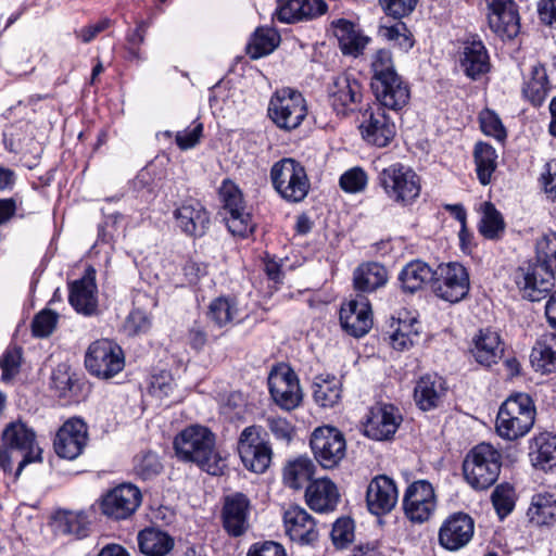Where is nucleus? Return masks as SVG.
I'll return each mask as SVG.
<instances>
[{"mask_svg":"<svg viewBox=\"0 0 556 556\" xmlns=\"http://www.w3.org/2000/svg\"><path fill=\"white\" fill-rule=\"evenodd\" d=\"M536 258L539 264H546L551 268V262H556V232L544 236L536 243Z\"/></svg>","mask_w":556,"mask_h":556,"instance_id":"61","label":"nucleus"},{"mask_svg":"<svg viewBox=\"0 0 556 556\" xmlns=\"http://www.w3.org/2000/svg\"><path fill=\"white\" fill-rule=\"evenodd\" d=\"M331 539L338 548L346 547L354 539V523L350 518L338 519L331 531Z\"/></svg>","mask_w":556,"mask_h":556,"instance_id":"57","label":"nucleus"},{"mask_svg":"<svg viewBox=\"0 0 556 556\" xmlns=\"http://www.w3.org/2000/svg\"><path fill=\"white\" fill-rule=\"evenodd\" d=\"M238 453L243 466L255 473H263L273 457L270 443L262 437L260 426L245 427L238 440Z\"/></svg>","mask_w":556,"mask_h":556,"instance_id":"10","label":"nucleus"},{"mask_svg":"<svg viewBox=\"0 0 556 556\" xmlns=\"http://www.w3.org/2000/svg\"><path fill=\"white\" fill-rule=\"evenodd\" d=\"M174 448L179 459L195 463L210 475L222 472L215 434L208 428L198 425L187 427L176 435Z\"/></svg>","mask_w":556,"mask_h":556,"instance_id":"1","label":"nucleus"},{"mask_svg":"<svg viewBox=\"0 0 556 556\" xmlns=\"http://www.w3.org/2000/svg\"><path fill=\"white\" fill-rule=\"evenodd\" d=\"M203 132V125L194 123L191 127L176 134V143L181 150H188L197 146Z\"/></svg>","mask_w":556,"mask_h":556,"instance_id":"63","label":"nucleus"},{"mask_svg":"<svg viewBox=\"0 0 556 556\" xmlns=\"http://www.w3.org/2000/svg\"><path fill=\"white\" fill-rule=\"evenodd\" d=\"M141 500L139 488L131 483H123L102 497L100 508L102 514L110 518L126 519L137 510Z\"/></svg>","mask_w":556,"mask_h":556,"instance_id":"17","label":"nucleus"},{"mask_svg":"<svg viewBox=\"0 0 556 556\" xmlns=\"http://www.w3.org/2000/svg\"><path fill=\"white\" fill-rule=\"evenodd\" d=\"M340 321L351 336H365L372 327L371 307L367 298L358 295L343 304L340 309Z\"/></svg>","mask_w":556,"mask_h":556,"instance_id":"24","label":"nucleus"},{"mask_svg":"<svg viewBox=\"0 0 556 556\" xmlns=\"http://www.w3.org/2000/svg\"><path fill=\"white\" fill-rule=\"evenodd\" d=\"M315 470L314 463L308 457H298L283 468V482L287 486L299 490L311 481Z\"/></svg>","mask_w":556,"mask_h":556,"instance_id":"46","label":"nucleus"},{"mask_svg":"<svg viewBox=\"0 0 556 556\" xmlns=\"http://www.w3.org/2000/svg\"><path fill=\"white\" fill-rule=\"evenodd\" d=\"M402 417L391 404H377L371 407L364 425V433L377 441L391 439L396 432Z\"/></svg>","mask_w":556,"mask_h":556,"instance_id":"22","label":"nucleus"},{"mask_svg":"<svg viewBox=\"0 0 556 556\" xmlns=\"http://www.w3.org/2000/svg\"><path fill=\"white\" fill-rule=\"evenodd\" d=\"M219 197L223 202V218L229 232L241 239L251 236L256 224L239 187L226 179L219 188Z\"/></svg>","mask_w":556,"mask_h":556,"instance_id":"7","label":"nucleus"},{"mask_svg":"<svg viewBox=\"0 0 556 556\" xmlns=\"http://www.w3.org/2000/svg\"><path fill=\"white\" fill-rule=\"evenodd\" d=\"M337 485L327 478L312 481L305 491L307 505L315 511L333 510L339 502Z\"/></svg>","mask_w":556,"mask_h":556,"instance_id":"34","label":"nucleus"},{"mask_svg":"<svg viewBox=\"0 0 556 556\" xmlns=\"http://www.w3.org/2000/svg\"><path fill=\"white\" fill-rule=\"evenodd\" d=\"M473 157L480 184L483 186L489 185L497 166L495 149L488 143L479 142L475 147Z\"/></svg>","mask_w":556,"mask_h":556,"instance_id":"47","label":"nucleus"},{"mask_svg":"<svg viewBox=\"0 0 556 556\" xmlns=\"http://www.w3.org/2000/svg\"><path fill=\"white\" fill-rule=\"evenodd\" d=\"M467 269L457 262L442 263L434 269L432 292L448 303H458L469 292Z\"/></svg>","mask_w":556,"mask_h":556,"instance_id":"9","label":"nucleus"},{"mask_svg":"<svg viewBox=\"0 0 556 556\" xmlns=\"http://www.w3.org/2000/svg\"><path fill=\"white\" fill-rule=\"evenodd\" d=\"M134 470L142 479L147 480L161 472L162 464L155 453L146 452L135 457Z\"/></svg>","mask_w":556,"mask_h":556,"instance_id":"53","label":"nucleus"},{"mask_svg":"<svg viewBox=\"0 0 556 556\" xmlns=\"http://www.w3.org/2000/svg\"><path fill=\"white\" fill-rule=\"evenodd\" d=\"M368 182L366 172L361 167H353L340 177L339 184L342 190L348 193H357L363 191Z\"/></svg>","mask_w":556,"mask_h":556,"instance_id":"55","label":"nucleus"},{"mask_svg":"<svg viewBox=\"0 0 556 556\" xmlns=\"http://www.w3.org/2000/svg\"><path fill=\"white\" fill-rule=\"evenodd\" d=\"M514 279L522 296L532 302L544 299L554 287V274L546 264L529 263L520 266Z\"/></svg>","mask_w":556,"mask_h":556,"instance_id":"16","label":"nucleus"},{"mask_svg":"<svg viewBox=\"0 0 556 556\" xmlns=\"http://www.w3.org/2000/svg\"><path fill=\"white\" fill-rule=\"evenodd\" d=\"M286 533L300 545H311L318 540L314 518L302 507L291 506L283 515Z\"/></svg>","mask_w":556,"mask_h":556,"instance_id":"28","label":"nucleus"},{"mask_svg":"<svg viewBox=\"0 0 556 556\" xmlns=\"http://www.w3.org/2000/svg\"><path fill=\"white\" fill-rule=\"evenodd\" d=\"M387 280L386 267L376 262L359 265L353 274L354 288L361 292H372L384 286Z\"/></svg>","mask_w":556,"mask_h":556,"instance_id":"39","label":"nucleus"},{"mask_svg":"<svg viewBox=\"0 0 556 556\" xmlns=\"http://www.w3.org/2000/svg\"><path fill=\"white\" fill-rule=\"evenodd\" d=\"M58 314L51 309L39 312L33 320L31 329L35 337L46 338L52 333L58 323Z\"/></svg>","mask_w":556,"mask_h":556,"instance_id":"56","label":"nucleus"},{"mask_svg":"<svg viewBox=\"0 0 556 556\" xmlns=\"http://www.w3.org/2000/svg\"><path fill=\"white\" fill-rule=\"evenodd\" d=\"M53 526L58 533L74 534L85 536L89 525L88 517L85 511H73L60 509L52 517Z\"/></svg>","mask_w":556,"mask_h":556,"instance_id":"44","label":"nucleus"},{"mask_svg":"<svg viewBox=\"0 0 556 556\" xmlns=\"http://www.w3.org/2000/svg\"><path fill=\"white\" fill-rule=\"evenodd\" d=\"M333 35L339 41L343 54L358 56L370 38L365 36L362 30L351 21L340 18L332 22Z\"/></svg>","mask_w":556,"mask_h":556,"instance_id":"33","label":"nucleus"},{"mask_svg":"<svg viewBox=\"0 0 556 556\" xmlns=\"http://www.w3.org/2000/svg\"><path fill=\"white\" fill-rule=\"evenodd\" d=\"M378 180L387 197L396 204L410 205L420 195V177L414 169L401 163L383 168Z\"/></svg>","mask_w":556,"mask_h":556,"instance_id":"8","label":"nucleus"},{"mask_svg":"<svg viewBox=\"0 0 556 556\" xmlns=\"http://www.w3.org/2000/svg\"><path fill=\"white\" fill-rule=\"evenodd\" d=\"M481 129L486 136L494 137L496 140L502 141L506 138V130L500 117L490 110H484L479 116Z\"/></svg>","mask_w":556,"mask_h":556,"instance_id":"58","label":"nucleus"},{"mask_svg":"<svg viewBox=\"0 0 556 556\" xmlns=\"http://www.w3.org/2000/svg\"><path fill=\"white\" fill-rule=\"evenodd\" d=\"M248 556H287L286 548L277 542L265 541L253 544Z\"/></svg>","mask_w":556,"mask_h":556,"instance_id":"64","label":"nucleus"},{"mask_svg":"<svg viewBox=\"0 0 556 556\" xmlns=\"http://www.w3.org/2000/svg\"><path fill=\"white\" fill-rule=\"evenodd\" d=\"M370 70L372 73L371 83L381 81L399 75L391 51L384 48L378 49L371 54Z\"/></svg>","mask_w":556,"mask_h":556,"instance_id":"50","label":"nucleus"},{"mask_svg":"<svg viewBox=\"0 0 556 556\" xmlns=\"http://www.w3.org/2000/svg\"><path fill=\"white\" fill-rule=\"evenodd\" d=\"M532 367L542 374H548L556 369V333L542 334L530 355Z\"/></svg>","mask_w":556,"mask_h":556,"instance_id":"37","label":"nucleus"},{"mask_svg":"<svg viewBox=\"0 0 556 556\" xmlns=\"http://www.w3.org/2000/svg\"><path fill=\"white\" fill-rule=\"evenodd\" d=\"M446 391V382L441 376L425 375L416 382L414 400L420 409L430 410L442 403Z\"/></svg>","mask_w":556,"mask_h":556,"instance_id":"31","label":"nucleus"},{"mask_svg":"<svg viewBox=\"0 0 556 556\" xmlns=\"http://www.w3.org/2000/svg\"><path fill=\"white\" fill-rule=\"evenodd\" d=\"M266 427L277 441L290 444L295 437V427L286 418L278 415H268L265 418Z\"/></svg>","mask_w":556,"mask_h":556,"instance_id":"52","label":"nucleus"},{"mask_svg":"<svg viewBox=\"0 0 556 556\" xmlns=\"http://www.w3.org/2000/svg\"><path fill=\"white\" fill-rule=\"evenodd\" d=\"M68 301L79 314L92 316L98 313V288L92 267H88L80 279L70 285Z\"/></svg>","mask_w":556,"mask_h":556,"instance_id":"25","label":"nucleus"},{"mask_svg":"<svg viewBox=\"0 0 556 556\" xmlns=\"http://www.w3.org/2000/svg\"><path fill=\"white\" fill-rule=\"evenodd\" d=\"M208 319L217 327H226L241 319L240 308L235 298L219 296L208 306Z\"/></svg>","mask_w":556,"mask_h":556,"instance_id":"43","label":"nucleus"},{"mask_svg":"<svg viewBox=\"0 0 556 556\" xmlns=\"http://www.w3.org/2000/svg\"><path fill=\"white\" fill-rule=\"evenodd\" d=\"M124 365L122 348L108 339L91 343L85 355L87 370L98 378H112L124 368Z\"/></svg>","mask_w":556,"mask_h":556,"instance_id":"11","label":"nucleus"},{"mask_svg":"<svg viewBox=\"0 0 556 556\" xmlns=\"http://www.w3.org/2000/svg\"><path fill=\"white\" fill-rule=\"evenodd\" d=\"M395 482L387 476H377L368 484L366 504L368 510L376 516L390 513L397 503Z\"/></svg>","mask_w":556,"mask_h":556,"instance_id":"27","label":"nucleus"},{"mask_svg":"<svg viewBox=\"0 0 556 556\" xmlns=\"http://www.w3.org/2000/svg\"><path fill=\"white\" fill-rule=\"evenodd\" d=\"M374 94L383 109L402 110L409 101V86L400 75L371 83Z\"/></svg>","mask_w":556,"mask_h":556,"instance_id":"29","label":"nucleus"},{"mask_svg":"<svg viewBox=\"0 0 556 556\" xmlns=\"http://www.w3.org/2000/svg\"><path fill=\"white\" fill-rule=\"evenodd\" d=\"M327 92L330 105L339 115L353 112L363 99V86L351 72L333 76L328 84Z\"/></svg>","mask_w":556,"mask_h":556,"instance_id":"14","label":"nucleus"},{"mask_svg":"<svg viewBox=\"0 0 556 556\" xmlns=\"http://www.w3.org/2000/svg\"><path fill=\"white\" fill-rule=\"evenodd\" d=\"M502 454L489 443L472 447L463 462L466 482L475 490H486L493 485L501 472Z\"/></svg>","mask_w":556,"mask_h":556,"instance_id":"4","label":"nucleus"},{"mask_svg":"<svg viewBox=\"0 0 556 556\" xmlns=\"http://www.w3.org/2000/svg\"><path fill=\"white\" fill-rule=\"evenodd\" d=\"M459 62L465 75L473 80L489 73L491 68L488 50L476 37L465 41Z\"/></svg>","mask_w":556,"mask_h":556,"instance_id":"30","label":"nucleus"},{"mask_svg":"<svg viewBox=\"0 0 556 556\" xmlns=\"http://www.w3.org/2000/svg\"><path fill=\"white\" fill-rule=\"evenodd\" d=\"M475 531L473 519L465 513L450 515L439 529V544L447 551H458L472 539Z\"/></svg>","mask_w":556,"mask_h":556,"instance_id":"21","label":"nucleus"},{"mask_svg":"<svg viewBox=\"0 0 556 556\" xmlns=\"http://www.w3.org/2000/svg\"><path fill=\"white\" fill-rule=\"evenodd\" d=\"M13 451L23 454V459L18 463L15 471V478L21 476L28 464L42 462V450L37 443L35 431L21 420L9 422L1 434L0 468L4 472L12 471Z\"/></svg>","mask_w":556,"mask_h":556,"instance_id":"2","label":"nucleus"},{"mask_svg":"<svg viewBox=\"0 0 556 556\" xmlns=\"http://www.w3.org/2000/svg\"><path fill=\"white\" fill-rule=\"evenodd\" d=\"M268 389L275 404L290 412L303 401V392L295 372L287 365L275 366L268 376Z\"/></svg>","mask_w":556,"mask_h":556,"instance_id":"12","label":"nucleus"},{"mask_svg":"<svg viewBox=\"0 0 556 556\" xmlns=\"http://www.w3.org/2000/svg\"><path fill=\"white\" fill-rule=\"evenodd\" d=\"M490 28L502 39H513L520 30V17L514 0H485Z\"/></svg>","mask_w":556,"mask_h":556,"instance_id":"20","label":"nucleus"},{"mask_svg":"<svg viewBox=\"0 0 556 556\" xmlns=\"http://www.w3.org/2000/svg\"><path fill=\"white\" fill-rule=\"evenodd\" d=\"M504 345L497 331L490 328L481 329L473 339L471 353L475 359L486 367L502 358Z\"/></svg>","mask_w":556,"mask_h":556,"instance_id":"32","label":"nucleus"},{"mask_svg":"<svg viewBox=\"0 0 556 556\" xmlns=\"http://www.w3.org/2000/svg\"><path fill=\"white\" fill-rule=\"evenodd\" d=\"M138 544L147 556H166L174 548V539L165 531L147 528L139 532Z\"/></svg>","mask_w":556,"mask_h":556,"instance_id":"40","label":"nucleus"},{"mask_svg":"<svg viewBox=\"0 0 556 556\" xmlns=\"http://www.w3.org/2000/svg\"><path fill=\"white\" fill-rule=\"evenodd\" d=\"M434 269L427 263L415 260L404 266L399 275L401 287L405 292L415 293L427 283H433Z\"/></svg>","mask_w":556,"mask_h":556,"instance_id":"36","label":"nucleus"},{"mask_svg":"<svg viewBox=\"0 0 556 556\" xmlns=\"http://www.w3.org/2000/svg\"><path fill=\"white\" fill-rule=\"evenodd\" d=\"M327 11L323 0H288L277 11L276 16L282 23H294L315 18Z\"/></svg>","mask_w":556,"mask_h":556,"instance_id":"35","label":"nucleus"},{"mask_svg":"<svg viewBox=\"0 0 556 556\" xmlns=\"http://www.w3.org/2000/svg\"><path fill=\"white\" fill-rule=\"evenodd\" d=\"M22 353L17 348L9 349L0 358L2 369L1 379L3 382L11 381L18 372L21 366Z\"/></svg>","mask_w":556,"mask_h":556,"instance_id":"59","label":"nucleus"},{"mask_svg":"<svg viewBox=\"0 0 556 556\" xmlns=\"http://www.w3.org/2000/svg\"><path fill=\"white\" fill-rule=\"evenodd\" d=\"M536 409L532 399L526 393H516L501 405L495 429L497 434L508 441L525 437L533 427Z\"/></svg>","mask_w":556,"mask_h":556,"instance_id":"3","label":"nucleus"},{"mask_svg":"<svg viewBox=\"0 0 556 556\" xmlns=\"http://www.w3.org/2000/svg\"><path fill=\"white\" fill-rule=\"evenodd\" d=\"M379 36L387 41L394 42L404 51H408L414 46L412 33L403 22H396L391 26H380Z\"/></svg>","mask_w":556,"mask_h":556,"instance_id":"51","label":"nucleus"},{"mask_svg":"<svg viewBox=\"0 0 556 556\" xmlns=\"http://www.w3.org/2000/svg\"><path fill=\"white\" fill-rule=\"evenodd\" d=\"M482 217L479 223L480 233L490 240L498 239L504 230L505 223L502 214L491 202H484L481 206Z\"/></svg>","mask_w":556,"mask_h":556,"instance_id":"49","label":"nucleus"},{"mask_svg":"<svg viewBox=\"0 0 556 556\" xmlns=\"http://www.w3.org/2000/svg\"><path fill=\"white\" fill-rule=\"evenodd\" d=\"M270 181L280 198L289 203L302 202L311 189L304 165L292 157H283L273 164Z\"/></svg>","mask_w":556,"mask_h":556,"instance_id":"5","label":"nucleus"},{"mask_svg":"<svg viewBox=\"0 0 556 556\" xmlns=\"http://www.w3.org/2000/svg\"><path fill=\"white\" fill-rule=\"evenodd\" d=\"M551 90L546 70L538 63L532 66L530 77L525 79L522 86L523 97L534 106H540L545 101Z\"/></svg>","mask_w":556,"mask_h":556,"instance_id":"41","label":"nucleus"},{"mask_svg":"<svg viewBox=\"0 0 556 556\" xmlns=\"http://www.w3.org/2000/svg\"><path fill=\"white\" fill-rule=\"evenodd\" d=\"M87 442V424L78 417H73L58 430L53 446L58 456L73 460L83 453Z\"/></svg>","mask_w":556,"mask_h":556,"instance_id":"18","label":"nucleus"},{"mask_svg":"<svg viewBox=\"0 0 556 556\" xmlns=\"http://www.w3.org/2000/svg\"><path fill=\"white\" fill-rule=\"evenodd\" d=\"M359 130L367 143L379 148L389 146L396 134L394 122L381 106L371 108L363 113Z\"/></svg>","mask_w":556,"mask_h":556,"instance_id":"19","label":"nucleus"},{"mask_svg":"<svg viewBox=\"0 0 556 556\" xmlns=\"http://www.w3.org/2000/svg\"><path fill=\"white\" fill-rule=\"evenodd\" d=\"M418 0H379L386 14L395 18L409 15L416 8Z\"/></svg>","mask_w":556,"mask_h":556,"instance_id":"62","label":"nucleus"},{"mask_svg":"<svg viewBox=\"0 0 556 556\" xmlns=\"http://www.w3.org/2000/svg\"><path fill=\"white\" fill-rule=\"evenodd\" d=\"M175 225L187 236L202 237L210 224L205 207L195 199L181 202L173 212Z\"/></svg>","mask_w":556,"mask_h":556,"instance_id":"23","label":"nucleus"},{"mask_svg":"<svg viewBox=\"0 0 556 556\" xmlns=\"http://www.w3.org/2000/svg\"><path fill=\"white\" fill-rule=\"evenodd\" d=\"M437 504L434 489L427 480L413 482L404 493V514L414 523L428 521L434 515Z\"/></svg>","mask_w":556,"mask_h":556,"instance_id":"15","label":"nucleus"},{"mask_svg":"<svg viewBox=\"0 0 556 556\" xmlns=\"http://www.w3.org/2000/svg\"><path fill=\"white\" fill-rule=\"evenodd\" d=\"M250 509L251 503L245 494L236 492L225 496L222 519L228 534L240 536L247 531Z\"/></svg>","mask_w":556,"mask_h":556,"instance_id":"26","label":"nucleus"},{"mask_svg":"<svg viewBox=\"0 0 556 556\" xmlns=\"http://www.w3.org/2000/svg\"><path fill=\"white\" fill-rule=\"evenodd\" d=\"M309 445L315 459L326 469L338 466L346 453L343 433L330 426L316 428L311 435Z\"/></svg>","mask_w":556,"mask_h":556,"instance_id":"13","label":"nucleus"},{"mask_svg":"<svg viewBox=\"0 0 556 556\" xmlns=\"http://www.w3.org/2000/svg\"><path fill=\"white\" fill-rule=\"evenodd\" d=\"M341 382L334 376H318L313 383L314 401L321 407H333L341 399Z\"/></svg>","mask_w":556,"mask_h":556,"instance_id":"45","label":"nucleus"},{"mask_svg":"<svg viewBox=\"0 0 556 556\" xmlns=\"http://www.w3.org/2000/svg\"><path fill=\"white\" fill-rule=\"evenodd\" d=\"M151 320L147 314L140 309L132 311L125 320L124 331L128 336H138L149 331Z\"/></svg>","mask_w":556,"mask_h":556,"instance_id":"60","label":"nucleus"},{"mask_svg":"<svg viewBox=\"0 0 556 556\" xmlns=\"http://www.w3.org/2000/svg\"><path fill=\"white\" fill-rule=\"evenodd\" d=\"M527 516L535 526L556 525V497L549 493H539L532 496Z\"/></svg>","mask_w":556,"mask_h":556,"instance_id":"42","label":"nucleus"},{"mask_svg":"<svg viewBox=\"0 0 556 556\" xmlns=\"http://www.w3.org/2000/svg\"><path fill=\"white\" fill-rule=\"evenodd\" d=\"M279 43V35L273 28H257L247 46L251 59L263 58L275 50Z\"/></svg>","mask_w":556,"mask_h":556,"instance_id":"48","label":"nucleus"},{"mask_svg":"<svg viewBox=\"0 0 556 556\" xmlns=\"http://www.w3.org/2000/svg\"><path fill=\"white\" fill-rule=\"evenodd\" d=\"M491 497L493 506L501 519L513 511L515 506L514 490L509 485H497Z\"/></svg>","mask_w":556,"mask_h":556,"instance_id":"54","label":"nucleus"},{"mask_svg":"<svg viewBox=\"0 0 556 556\" xmlns=\"http://www.w3.org/2000/svg\"><path fill=\"white\" fill-rule=\"evenodd\" d=\"M531 460L542 470H551L556 467V434L541 432L532 439Z\"/></svg>","mask_w":556,"mask_h":556,"instance_id":"38","label":"nucleus"},{"mask_svg":"<svg viewBox=\"0 0 556 556\" xmlns=\"http://www.w3.org/2000/svg\"><path fill=\"white\" fill-rule=\"evenodd\" d=\"M267 111L269 118L279 129L292 131L302 125L308 108L304 96L299 90L283 87L273 93Z\"/></svg>","mask_w":556,"mask_h":556,"instance_id":"6","label":"nucleus"}]
</instances>
